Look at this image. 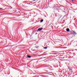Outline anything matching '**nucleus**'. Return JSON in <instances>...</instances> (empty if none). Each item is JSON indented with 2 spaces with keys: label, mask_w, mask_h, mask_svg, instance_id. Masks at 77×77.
Segmentation results:
<instances>
[{
  "label": "nucleus",
  "mask_w": 77,
  "mask_h": 77,
  "mask_svg": "<svg viewBox=\"0 0 77 77\" xmlns=\"http://www.w3.org/2000/svg\"><path fill=\"white\" fill-rule=\"evenodd\" d=\"M68 69L69 70L70 69V68H69V67H68Z\"/></svg>",
  "instance_id": "8"
},
{
  "label": "nucleus",
  "mask_w": 77,
  "mask_h": 77,
  "mask_svg": "<svg viewBox=\"0 0 77 77\" xmlns=\"http://www.w3.org/2000/svg\"><path fill=\"white\" fill-rule=\"evenodd\" d=\"M71 43H70V45H71Z\"/></svg>",
  "instance_id": "11"
},
{
  "label": "nucleus",
  "mask_w": 77,
  "mask_h": 77,
  "mask_svg": "<svg viewBox=\"0 0 77 77\" xmlns=\"http://www.w3.org/2000/svg\"><path fill=\"white\" fill-rule=\"evenodd\" d=\"M34 1H35V0H33Z\"/></svg>",
  "instance_id": "12"
},
{
  "label": "nucleus",
  "mask_w": 77,
  "mask_h": 77,
  "mask_svg": "<svg viewBox=\"0 0 77 77\" xmlns=\"http://www.w3.org/2000/svg\"><path fill=\"white\" fill-rule=\"evenodd\" d=\"M27 57H29V58H30L31 57H32L29 55H27Z\"/></svg>",
  "instance_id": "3"
},
{
  "label": "nucleus",
  "mask_w": 77,
  "mask_h": 77,
  "mask_svg": "<svg viewBox=\"0 0 77 77\" xmlns=\"http://www.w3.org/2000/svg\"><path fill=\"white\" fill-rule=\"evenodd\" d=\"M69 70H70V71H71V72H72V69H71V68H70V69H69Z\"/></svg>",
  "instance_id": "4"
},
{
  "label": "nucleus",
  "mask_w": 77,
  "mask_h": 77,
  "mask_svg": "<svg viewBox=\"0 0 77 77\" xmlns=\"http://www.w3.org/2000/svg\"><path fill=\"white\" fill-rule=\"evenodd\" d=\"M44 48H45V49H47V47H45Z\"/></svg>",
  "instance_id": "6"
},
{
  "label": "nucleus",
  "mask_w": 77,
  "mask_h": 77,
  "mask_svg": "<svg viewBox=\"0 0 77 77\" xmlns=\"http://www.w3.org/2000/svg\"><path fill=\"white\" fill-rule=\"evenodd\" d=\"M72 1H74V0H72Z\"/></svg>",
  "instance_id": "10"
},
{
  "label": "nucleus",
  "mask_w": 77,
  "mask_h": 77,
  "mask_svg": "<svg viewBox=\"0 0 77 77\" xmlns=\"http://www.w3.org/2000/svg\"><path fill=\"white\" fill-rule=\"evenodd\" d=\"M63 21H65V20H63Z\"/></svg>",
  "instance_id": "13"
},
{
  "label": "nucleus",
  "mask_w": 77,
  "mask_h": 77,
  "mask_svg": "<svg viewBox=\"0 0 77 77\" xmlns=\"http://www.w3.org/2000/svg\"><path fill=\"white\" fill-rule=\"evenodd\" d=\"M0 10H2V8H0Z\"/></svg>",
  "instance_id": "9"
},
{
  "label": "nucleus",
  "mask_w": 77,
  "mask_h": 77,
  "mask_svg": "<svg viewBox=\"0 0 77 77\" xmlns=\"http://www.w3.org/2000/svg\"><path fill=\"white\" fill-rule=\"evenodd\" d=\"M74 33L75 34H76V32H74Z\"/></svg>",
  "instance_id": "7"
},
{
  "label": "nucleus",
  "mask_w": 77,
  "mask_h": 77,
  "mask_svg": "<svg viewBox=\"0 0 77 77\" xmlns=\"http://www.w3.org/2000/svg\"><path fill=\"white\" fill-rule=\"evenodd\" d=\"M43 19H42L41 21H40V23H42L43 22Z\"/></svg>",
  "instance_id": "5"
},
{
  "label": "nucleus",
  "mask_w": 77,
  "mask_h": 77,
  "mask_svg": "<svg viewBox=\"0 0 77 77\" xmlns=\"http://www.w3.org/2000/svg\"><path fill=\"white\" fill-rule=\"evenodd\" d=\"M66 31H67V32H69V28H67L66 29Z\"/></svg>",
  "instance_id": "2"
},
{
  "label": "nucleus",
  "mask_w": 77,
  "mask_h": 77,
  "mask_svg": "<svg viewBox=\"0 0 77 77\" xmlns=\"http://www.w3.org/2000/svg\"><path fill=\"white\" fill-rule=\"evenodd\" d=\"M42 28H38V31H39L42 30Z\"/></svg>",
  "instance_id": "1"
}]
</instances>
